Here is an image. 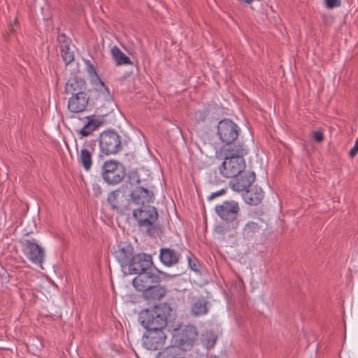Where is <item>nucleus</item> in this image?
<instances>
[{
    "label": "nucleus",
    "mask_w": 358,
    "mask_h": 358,
    "mask_svg": "<svg viewBox=\"0 0 358 358\" xmlns=\"http://www.w3.org/2000/svg\"><path fill=\"white\" fill-rule=\"evenodd\" d=\"M222 153L224 161L219 170L223 177L231 178L245 170L246 165L243 157L248 154V150L243 145L223 149Z\"/></svg>",
    "instance_id": "f257e3e1"
},
{
    "label": "nucleus",
    "mask_w": 358,
    "mask_h": 358,
    "mask_svg": "<svg viewBox=\"0 0 358 358\" xmlns=\"http://www.w3.org/2000/svg\"><path fill=\"white\" fill-rule=\"evenodd\" d=\"M172 309L167 303H159L152 308L142 310L138 320L147 330H159L167 324Z\"/></svg>",
    "instance_id": "f03ea898"
},
{
    "label": "nucleus",
    "mask_w": 358,
    "mask_h": 358,
    "mask_svg": "<svg viewBox=\"0 0 358 358\" xmlns=\"http://www.w3.org/2000/svg\"><path fill=\"white\" fill-rule=\"evenodd\" d=\"M133 217L137 220L140 227H146L149 236L154 235L155 223L158 219V213L155 207L150 205L143 206L133 210Z\"/></svg>",
    "instance_id": "7ed1b4c3"
},
{
    "label": "nucleus",
    "mask_w": 358,
    "mask_h": 358,
    "mask_svg": "<svg viewBox=\"0 0 358 358\" xmlns=\"http://www.w3.org/2000/svg\"><path fill=\"white\" fill-rule=\"evenodd\" d=\"M126 176L124 166L115 159L107 160L101 166V176L108 185H117L121 182Z\"/></svg>",
    "instance_id": "20e7f679"
},
{
    "label": "nucleus",
    "mask_w": 358,
    "mask_h": 358,
    "mask_svg": "<svg viewBox=\"0 0 358 358\" xmlns=\"http://www.w3.org/2000/svg\"><path fill=\"white\" fill-rule=\"evenodd\" d=\"M99 144L101 153L104 155H115L122 148L120 136L112 130L105 131L100 134Z\"/></svg>",
    "instance_id": "39448f33"
},
{
    "label": "nucleus",
    "mask_w": 358,
    "mask_h": 358,
    "mask_svg": "<svg viewBox=\"0 0 358 358\" xmlns=\"http://www.w3.org/2000/svg\"><path fill=\"white\" fill-rule=\"evenodd\" d=\"M216 214L227 223H231L237 228L238 222L237 220L240 207L237 201L234 200L225 201L220 205H217L215 208Z\"/></svg>",
    "instance_id": "423d86ee"
},
{
    "label": "nucleus",
    "mask_w": 358,
    "mask_h": 358,
    "mask_svg": "<svg viewBox=\"0 0 358 358\" xmlns=\"http://www.w3.org/2000/svg\"><path fill=\"white\" fill-rule=\"evenodd\" d=\"M217 134L220 141L227 145L233 143L239 135L238 126L229 119H224L218 122Z\"/></svg>",
    "instance_id": "0eeeda50"
},
{
    "label": "nucleus",
    "mask_w": 358,
    "mask_h": 358,
    "mask_svg": "<svg viewBox=\"0 0 358 358\" xmlns=\"http://www.w3.org/2000/svg\"><path fill=\"white\" fill-rule=\"evenodd\" d=\"M197 329L194 326L187 325L182 329L176 331L173 338L178 347L184 351L190 349L197 339Z\"/></svg>",
    "instance_id": "6e6552de"
},
{
    "label": "nucleus",
    "mask_w": 358,
    "mask_h": 358,
    "mask_svg": "<svg viewBox=\"0 0 358 358\" xmlns=\"http://www.w3.org/2000/svg\"><path fill=\"white\" fill-rule=\"evenodd\" d=\"M22 251L24 255L34 264L42 268L45 257V250L38 245L34 239L26 240L22 243Z\"/></svg>",
    "instance_id": "1a4fd4ad"
},
{
    "label": "nucleus",
    "mask_w": 358,
    "mask_h": 358,
    "mask_svg": "<svg viewBox=\"0 0 358 358\" xmlns=\"http://www.w3.org/2000/svg\"><path fill=\"white\" fill-rule=\"evenodd\" d=\"M229 185L232 189L236 192H245L250 188L255 182L256 176L254 172L245 171V170L240 173L231 178Z\"/></svg>",
    "instance_id": "9d476101"
},
{
    "label": "nucleus",
    "mask_w": 358,
    "mask_h": 358,
    "mask_svg": "<svg viewBox=\"0 0 358 358\" xmlns=\"http://www.w3.org/2000/svg\"><path fill=\"white\" fill-rule=\"evenodd\" d=\"M152 265V257L145 253L134 255L127 265L128 273L138 274L149 270Z\"/></svg>",
    "instance_id": "9b49d317"
},
{
    "label": "nucleus",
    "mask_w": 358,
    "mask_h": 358,
    "mask_svg": "<svg viewBox=\"0 0 358 358\" xmlns=\"http://www.w3.org/2000/svg\"><path fill=\"white\" fill-rule=\"evenodd\" d=\"M166 336L163 329L159 330H147V334L143 336V344L150 350H157L164 347Z\"/></svg>",
    "instance_id": "f8f14e48"
},
{
    "label": "nucleus",
    "mask_w": 358,
    "mask_h": 358,
    "mask_svg": "<svg viewBox=\"0 0 358 358\" xmlns=\"http://www.w3.org/2000/svg\"><path fill=\"white\" fill-rule=\"evenodd\" d=\"M131 201L136 205L140 206H148L152 203L155 199V194L148 189V185L144 183L143 186L136 187L130 194Z\"/></svg>",
    "instance_id": "ddd939ff"
},
{
    "label": "nucleus",
    "mask_w": 358,
    "mask_h": 358,
    "mask_svg": "<svg viewBox=\"0 0 358 358\" xmlns=\"http://www.w3.org/2000/svg\"><path fill=\"white\" fill-rule=\"evenodd\" d=\"M160 282V278L158 275L147 270L140 273L133 279L132 283L136 290L144 292L150 285L158 284Z\"/></svg>",
    "instance_id": "4468645a"
},
{
    "label": "nucleus",
    "mask_w": 358,
    "mask_h": 358,
    "mask_svg": "<svg viewBox=\"0 0 358 358\" xmlns=\"http://www.w3.org/2000/svg\"><path fill=\"white\" fill-rule=\"evenodd\" d=\"M134 252L133 246L127 242L120 243L115 248V257L120 264L123 271L127 268L131 259L134 257Z\"/></svg>",
    "instance_id": "2eb2a0df"
},
{
    "label": "nucleus",
    "mask_w": 358,
    "mask_h": 358,
    "mask_svg": "<svg viewBox=\"0 0 358 358\" xmlns=\"http://www.w3.org/2000/svg\"><path fill=\"white\" fill-rule=\"evenodd\" d=\"M89 90L76 93L69 98L68 102V108L69 111L74 113H78L86 110L90 101Z\"/></svg>",
    "instance_id": "dca6fc26"
},
{
    "label": "nucleus",
    "mask_w": 358,
    "mask_h": 358,
    "mask_svg": "<svg viewBox=\"0 0 358 358\" xmlns=\"http://www.w3.org/2000/svg\"><path fill=\"white\" fill-rule=\"evenodd\" d=\"M61 56L66 65L69 64L74 60V51L71 47V41L64 34L57 36Z\"/></svg>",
    "instance_id": "f3484780"
},
{
    "label": "nucleus",
    "mask_w": 358,
    "mask_h": 358,
    "mask_svg": "<svg viewBox=\"0 0 358 358\" xmlns=\"http://www.w3.org/2000/svg\"><path fill=\"white\" fill-rule=\"evenodd\" d=\"M181 255L171 248H162L159 251V259L161 262L166 266H172L177 264Z\"/></svg>",
    "instance_id": "a211bd4d"
},
{
    "label": "nucleus",
    "mask_w": 358,
    "mask_h": 358,
    "mask_svg": "<svg viewBox=\"0 0 358 358\" xmlns=\"http://www.w3.org/2000/svg\"><path fill=\"white\" fill-rule=\"evenodd\" d=\"M87 83L85 80L78 76H73L70 78L65 85V93L74 95L76 93L87 91Z\"/></svg>",
    "instance_id": "6ab92c4d"
},
{
    "label": "nucleus",
    "mask_w": 358,
    "mask_h": 358,
    "mask_svg": "<svg viewBox=\"0 0 358 358\" xmlns=\"http://www.w3.org/2000/svg\"><path fill=\"white\" fill-rule=\"evenodd\" d=\"M84 63L86 66V71L91 78L92 83H95L97 81L100 84L99 90L100 92L106 96H110L109 89L101 80L99 76L97 74L96 69L94 64L89 59H84Z\"/></svg>",
    "instance_id": "aec40b11"
},
{
    "label": "nucleus",
    "mask_w": 358,
    "mask_h": 358,
    "mask_svg": "<svg viewBox=\"0 0 358 358\" xmlns=\"http://www.w3.org/2000/svg\"><path fill=\"white\" fill-rule=\"evenodd\" d=\"M264 198V192L261 187L257 186L250 187L243 194L245 201L250 204L256 206L259 204Z\"/></svg>",
    "instance_id": "412c9836"
},
{
    "label": "nucleus",
    "mask_w": 358,
    "mask_h": 358,
    "mask_svg": "<svg viewBox=\"0 0 358 358\" xmlns=\"http://www.w3.org/2000/svg\"><path fill=\"white\" fill-rule=\"evenodd\" d=\"M166 293V290L164 287L154 284L143 292V296L145 300L154 301L160 300L165 296Z\"/></svg>",
    "instance_id": "4be33fe9"
},
{
    "label": "nucleus",
    "mask_w": 358,
    "mask_h": 358,
    "mask_svg": "<svg viewBox=\"0 0 358 358\" xmlns=\"http://www.w3.org/2000/svg\"><path fill=\"white\" fill-rule=\"evenodd\" d=\"M157 358H190L186 355L185 351L177 345L165 348L157 355Z\"/></svg>",
    "instance_id": "5701e85b"
},
{
    "label": "nucleus",
    "mask_w": 358,
    "mask_h": 358,
    "mask_svg": "<svg viewBox=\"0 0 358 358\" xmlns=\"http://www.w3.org/2000/svg\"><path fill=\"white\" fill-rule=\"evenodd\" d=\"M85 118L87 121L85 124L84 127L80 129L76 130V132L80 134L81 137H87L90 136L102 124V122L98 119H94L90 116H87Z\"/></svg>",
    "instance_id": "b1692460"
},
{
    "label": "nucleus",
    "mask_w": 358,
    "mask_h": 358,
    "mask_svg": "<svg viewBox=\"0 0 358 358\" xmlns=\"http://www.w3.org/2000/svg\"><path fill=\"white\" fill-rule=\"evenodd\" d=\"M207 303V301L203 297L196 299L191 305V315L194 317L206 315L208 312Z\"/></svg>",
    "instance_id": "393cba45"
},
{
    "label": "nucleus",
    "mask_w": 358,
    "mask_h": 358,
    "mask_svg": "<svg viewBox=\"0 0 358 358\" xmlns=\"http://www.w3.org/2000/svg\"><path fill=\"white\" fill-rule=\"evenodd\" d=\"M78 161L85 171H90L93 163L92 152L88 148H83L78 157Z\"/></svg>",
    "instance_id": "a878e982"
},
{
    "label": "nucleus",
    "mask_w": 358,
    "mask_h": 358,
    "mask_svg": "<svg viewBox=\"0 0 358 358\" xmlns=\"http://www.w3.org/2000/svg\"><path fill=\"white\" fill-rule=\"evenodd\" d=\"M259 222L260 220H258L257 222L250 221L245 224L242 231V234L244 238L250 239L256 233L259 231L261 228Z\"/></svg>",
    "instance_id": "bb28decb"
},
{
    "label": "nucleus",
    "mask_w": 358,
    "mask_h": 358,
    "mask_svg": "<svg viewBox=\"0 0 358 358\" xmlns=\"http://www.w3.org/2000/svg\"><path fill=\"white\" fill-rule=\"evenodd\" d=\"M111 55L117 66L122 64H131L129 57L122 52L117 46L112 48Z\"/></svg>",
    "instance_id": "cd10ccee"
},
{
    "label": "nucleus",
    "mask_w": 358,
    "mask_h": 358,
    "mask_svg": "<svg viewBox=\"0 0 358 358\" xmlns=\"http://www.w3.org/2000/svg\"><path fill=\"white\" fill-rule=\"evenodd\" d=\"M217 340V336L212 331H207L202 336L203 345L207 348H213Z\"/></svg>",
    "instance_id": "c85d7f7f"
},
{
    "label": "nucleus",
    "mask_w": 358,
    "mask_h": 358,
    "mask_svg": "<svg viewBox=\"0 0 358 358\" xmlns=\"http://www.w3.org/2000/svg\"><path fill=\"white\" fill-rule=\"evenodd\" d=\"M128 180L131 185L141 186L142 181L136 171H132L128 173Z\"/></svg>",
    "instance_id": "c756f323"
},
{
    "label": "nucleus",
    "mask_w": 358,
    "mask_h": 358,
    "mask_svg": "<svg viewBox=\"0 0 358 358\" xmlns=\"http://www.w3.org/2000/svg\"><path fill=\"white\" fill-rule=\"evenodd\" d=\"M209 112L207 109L198 110L195 113L194 117L198 123L204 122L208 116Z\"/></svg>",
    "instance_id": "7c9ffc66"
},
{
    "label": "nucleus",
    "mask_w": 358,
    "mask_h": 358,
    "mask_svg": "<svg viewBox=\"0 0 358 358\" xmlns=\"http://www.w3.org/2000/svg\"><path fill=\"white\" fill-rule=\"evenodd\" d=\"M118 196V190L113 191L109 193L107 201L112 206L113 208H115V206L114 203L115 202L117 197Z\"/></svg>",
    "instance_id": "2f4dec72"
},
{
    "label": "nucleus",
    "mask_w": 358,
    "mask_h": 358,
    "mask_svg": "<svg viewBox=\"0 0 358 358\" xmlns=\"http://www.w3.org/2000/svg\"><path fill=\"white\" fill-rule=\"evenodd\" d=\"M341 0H325V5L329 8H334L340 6Z\"/></svg>",
    "instance_id": "473e14b6"
},
{
    "label": "nucleus",
    "mask_w": 358,
    "mask_h": 358,
    "mask_svg": "<svg viewBox=\"0 0 358 358\" xmlns=\"http://www.w3.org/2000/svg\"><path fill=\"white\" fill-rule=\"evenodd\" d=\"M313 138L316 142L320 143L324 139L323 133L320 131H315L313 133Z\"/></svg>",
    "instance_id": "72a5a7b5"
},
{
    "label": "nucleus",
    "mask_w": 358,
    "mask_h": 358,
    "mask_svg": "<svg viewBox=\"0 0 358 358\" xmlns=\"http://www.w3.org/2000/svg\"><path fill=\"white\" fill-rule=\"evenodd\" d=\"M187 260L189 268L194 271L199 272V265L194 262L189 256L187 257Z\"/></svg>",
    "instance_id": "f704fd0d"
},
{
    "label": "nucleus",
    "mask_w": 358,
    "mask_h": 358,
    "mask_svg": "<svg viewBox=\"0 0 358 358\" xmlns=\"http://www.w3.org/2000/svg\"><path fill=\"white\" fill-rule=\"evenodd\" d=\"M226 193V189H222L217 192L212 193L208 198L209 201L214 199L216 197H218L221 195H223Z\"/></svg>",
    "instance_id": "c9c22d12"
},
{
    "label": "nucleus",
    "mask_w": 358,
    "mask_h": 358,
    "mask_svg": "<svg viewBox=\"0 0 358 358\" xmlns=\"http://www.w3.org/2000/svg\"><path fill=\"white\" fill-rule=\"evenodd\" d=\"M215 231L217 234H226L229 230L227 227H226L224 225H217L215 228Z\"/></svg>",
    "instance_id": "e433bc0d"
},
{
    "label": "nucleus",
    "mask_w": 358,
    "mask_h": 358,
    "mask_svg": "<svg viewBox=\"0 0 358 358\" xmlns=\"http://www.w3.org/2000/svg\"><path fill=\"white\" fill-rule=\"evenodd\" d=\"M358 153V146L355 145L354 147L350 150L349 155L351 158H354Z\"/></svg>",
    "instance_id": "4c0bfd02"
},
{
    "label": "nucleus",
    "mask_w": 358,
    "mask_h": 358,
    "mask_svg": "<svg viewBox=\"0 0 358 358\" xmlns=\"http://www.w3.org/2000/svg\"><path fill=\"white\" fill-rule=\"evenodd\" d=\"M95 145H96V143H95V141H91L88 146H89V150L92 152L94 149H95Z\"/></svg>",
    "instance_id": "58836bf2"
},
{
    "label": "nucleus",
    "mask_w": 358,
    "mask_h": 358,
    "mask_svg": "<svg viewBox=\"0 0 358 358\" xmlns=\"http://www.w3.org/2000/svg\"><path fill=\"white\" fill-rule=\"evenodd\" d=\"M8 31L10 34H13L15 32V29L13 27V24H10L8 27Z\"/></svg>",
    "instance_id": "ea45409f"
},
{
    "label": "nucleus",
    "mask_w": 358,
    "mask_h": 358,
    "mask_svg": "<svg viewBox=\"0 0 358 358\" xmlns=\"http://www.w3.org/2000/svg\"><path fill=\"white\" fill-rule=\"evenodd\" d=\"M17 24H18V20H17V18H15V19L14 20V22H13V26H14V25H17Z\"/></svg>",
    "instance_id": "a19ab883"
},
{
    "label": "nucleus",
    "mask_w": 358,
    "mask_h": 358,
    "mask_svg": "<svg viewBox=\"0 0 358 358\" xmlns=\"http://www.w3.org/2000/svg\"><path fill=\"white\" fill-rule=\"evenodd\" d=\"M355 145H357V146H358V138H357V139L356 140V141H355Z\"/></svg>",
    "instance_id": "79ce46f5"
}]
</instances>
